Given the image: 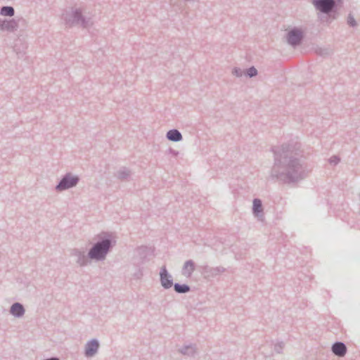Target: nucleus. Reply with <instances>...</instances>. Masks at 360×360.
<instances>
[{"instance_id": "1", "label": "nucleus", "mask_w": 360, "mask_h": 360, "mask_svg": "<svg viewBox=\"0 0 360 360\" xmlns=\"http://www.w3.org/2000/svg\"><path fill=\"white\" fill-rule=\"evenodd\" d=\"M274 165L271 176L285 184L297 183L305 179L309 172L302 144L290 139L280 146H272Z\"/></svg>"}, {"instance_id": "2", "label": "nucleus", "mask_w": 360, "mask_h": 360, "mask_svg": "<svg viewBox=\"0 0 360 360\" xmlns=\"http://www.w3.org/2000/svg\"><path fill=\"white\" fill-rule=\"evenodd\" d=\"M115 245L116 240L112 233L102 232L98 235V240L89 249L88 256L91 260L103 261Z\"/></svg>"}, {"instance_id": "3", "label": "nucleus", "mask_w": 360, "mask_h": 360, "mask_svg": "<svg viewBox=\"0 0 360 360\" xmlns=\"http://www.w3.org/2000/svg\"><path fill=\"white\" fill-rule=\"evenodd\" d=\"M343 3V0H312V4L315 8L321 13L327 15L326 19H321L323 22L330 24L335 20L338 15V10Z\"/></svg>"}, {"instance_id": "4", "label": "nucleus", "mask_w": 360, "mask_h": 360, "mask_svg": "<svg viewBox=\"0 0 360 360\" xmlns=\"http://www.w3.org/2000/svg\"><path fill=\"white\" fill-rule=\"evenodd\" d=\"M63 19L67 27L80 26L87 28L90 25L91 19L85 17L80 8H72L70 11L63 14Z\"/></svg>"}, {"instance_id": "5", "label": "nucleus", "mask_w": 360, "mask_h": 360, "mask_svg": "<svg viewBox=\"0 0 360 360\" xmlns=\"http://www.w3.org/2000/svg\"><path fill=\"white\" fill-rule=\"evenodd\" d=\"M79 181V177L72 175L71 173H66L62 176L55 188L57 191H63L75 187Z\"/></svg>"}, {"instance_id": "6", "label": "nucleus", "mask_w": 360, "mask_h": 360, "mask_svg": "<svg viewBox=\"0 0 360 360\" xmlns=\"http://www.w3.org/2000/svg\"><path fill=\"white\" fill-rule=\"evenodd\" d=\"M304 38V34L301 30L294 27L288 31L286 35L287 42L292 47L300 45Z\"/></svg>"}, {"instance_id": "7", "label": "nucleus", "mask_w": 360, "mask_h": 360, "mask_svg": "<svg viewBox=\"0 0 360 360\" xmlns=\"http://www.w3.org/2000/svg\"><path fill=\"white\" fill-rule=\"evenodd\" d=\"M26 20L22 18L18 19H4V27L1 31H7L8 32H14L18 30L20 25H25Z\"/></svg>"}, {"instance_id": "8", "label": "nucleus", "mask_w": 360, "mask_h": 360, "mask_svg": "<svg viewBox=\"0 0 360 360\" xmlns=\"http://www.w3.org/2000/svg\"><path fill=\"white\" fill-rule=\"evenodd\" d=\"M71 256L77 258L76 262L79 266H86L89 264V257L88 254L86 255L84 249L74 248L71 250Z\"/></svg>"}, {"instance_id": "9", "label": "nucleus", "mask_w": 360, "mask_h": 360, "mask_svg": "<svg viewBox=\"0 0 360 360\" xmlns=\"http://www.w3.org/2000/svg\"><path fill=\"white\" fill-rule=\"evenodd\" d=\"M160 281L165 289H169L174 285L172 276L169 273L165 266H162L160 269Z\"/></svg>"}, {"instance_id": "10", "label": "nucleus", "mask_w": 360, "mask_h": 360, "mask_svg": "<svg viewBox=\"0 0 360 360\" xmlns=\"http://www.w3.org/2000/svg\"><path fill=\"white\" fill-rule=\"evenodd\" d=\"M99 346V341L97 339L90 340L85 345L84 356L86 357H93L98 352Z\"/></svg>"}, {"instance_id": "11", "label": "nucleus", "mask_w": 360, "mask_h": 360, "mask_svg": "<svg viewBox=\"0 0 360 360\" xmlns=\"http://www.w3.org/2000/svg\"><path fill=\"white\" fill-rule=\"evenodd\" d=\"M252 214L259 221L264 220L262 201L259 198H255L252 201Z\"/></svg>"}, {"instance_id": "12", "label": "nucleus", "mask_w": 360, "mask_h": 360, "mask_svg": "<svg viewBox=\"0 0 360 360\" xmlns=\"http://www.w3.org/2000/svg\"><path fill=\"white\" fill-rule=\"evenodd\" d=\"M331 351L335 355L343 357L347 353V347L344 342L337 341L333 344Z\"/></svg>"}, {"instance_id": "13", "label": "nucleus", "mask_w": 360, "mask_h": 360, "mask_svg": "<svg viewBox=\"0 0 360 360\" xmlns=\"http://www.w3.org/2000/svg\"><path fill=\"white\" fill-rule=\"evenodd\" d=\"M9 311L13 316L20 318L25 314V309L22 304L20 302H14L11 306Z\"/></svg>"}, {"instance_id": "14", "label": "nucleus", "mask_w": 360, "mask_h": 360, "mask_svg": "<svg viewBox=\"0 0 360 360\" xmlns=\"http://www.w3.org/2000/svg\"><path fill=\"white\" fill-rule=\"evenodd\" d=\"M195 262L191 259L187 260L184 264L181 270V274L186 276V278H190L193 272L195 271Z\"/></svg>"}, {"instance_id": "15", "label": "nucleus", "mask_w": 360, "mask_h": 360, "mask_svg": "<svg viewBox=\"0 0 360 360\" xmlns=\"http://www.w3.org/2000/svg\"><path fill=\"white\" fill-rule=\"evenodd\" d=\"M166 138L173 142H179L183 139L181 133L176 129L169 130L166 134Z\"/></svg>"}, {"instance_id": "16", "label": "nucleus", "mask_w": 360, "mask_h": 360, "mask_svg": "<svg viewBox=\"0 0 360 360\" xmlns=\"http://www.w3.org/2000/svg\"><path fill=\"white\" fill-rule=\"evenodd\" d=\"M173 287L174 291L179 294H185L191 291L190 285L186 283L181 284L175 283H174Z\"/></svg>"}, {"instance_id": "17", "label": "nucleus", "mask_w": 360, "mask_h": 360, "mask_svg": "<svg viewBox=\"0 0 360 360\" xmlns=\"http://www.w3.org/2000/svg\"><path fill=\"white\" fill-rule=\"evenodd\" d=\"M179 352L184 355L193 356L195 353V345L192 344L184 345L179 349Z\"/></svg>"}, {"instance_id": "18", "label": "nucleus", "mask_w": 360, "mask_h": 360, "mask_svg": "<svg viewBox=\"0 0 360 360\" xmlns=\"http://www.w3.org/2000/svg\"><path fill=\"white\" fill-rule=\"evenodd\" d=\"M0 15L11 18L15 15V9L11 6H4L0 8Z\"/></svg>"}, {"instance_id": "19", "label": "nucleus", "mask_w": 360, "mask_h": 360, "mask_svg": "<svg viewBox=\"0 0 360 360\" xmlns=\"http://www.w3.org/2000/svg\"><path fill=\"white\" fill-rule=\"evenodd\" d=\"M131 174V171L129 169L122 167L117 171V176L122 181H126L130 177Z\"/></svg>"}, {"instance_id": "20", "label": "nucleus", "mask_w": 360, "mask_h": 360, "mask_svg": "<svg viewBox=\"0 0 360 360\" xmlns=\"http://www.w3.org/2000/svg\"><path fill=\"white\" fill-rule=\"evenodd\" d=\"M210 277H215L226 271V269L223 266L212 267Z\"/></svg>"}, {"instance_id": "21", "label": "nucleus", "mask_w": 360, "mask_h": 360, "mask_svg": "<svg viewBox=\"0 0 360 360\" xmlns=\"http://www.w3.org/2000/svg\"><path fill=\"white\" fill-rule=\"evenodd\" d=\"M284 346L285 344L283 341H277L274 344V351L276 354H281L283 353Z\"/></svg>"}, {"instance_id": "22", "label": "nucleus", "mask_w": 360, "mask_h": 360, "mask_svg": "<svg viewBox=\"0 0 360 360\" xmlns=\"http://www.w3.org/2000/svg\"><path fill=\"white\" fill-rule=\"evenodd\" d=\"M257 70L254 66H252L245 70L244 75L247 77H249L250 78H252L257 75Z\"/></svg>"}, {"instance_id": "23", "label": "nucleus", "mask_w": 360, "mask_h": 360, "mask_svg": "<svg viewBox=\"0 0 360 360\" xmlns=\"http://www.w3.org/2000/svg\"><path fill=\"white\" fill-rule=\"evenodd\" d=\"M211 269L212 267L208 265H203L200 266L201 272L205 277H210Z\"/></svg>"}, {"instance_id": "24", "label": "nucleus", "mask_w": 360, "mask_h": 360, "mask_svg": "<svg viewBox=\"0 0 360 360\" xmlns=\"http://www.w3.org/2000/svg\"><path fill=\"white\" fill-rule=\"evenodd\" d=\"M347 22V24L352 27H354L356 25V21L351 13L348 15Z\"/></svg>"}, {"instance_id": "25", "label": "nucleus", "mask_w": 360, "mask_h": 360, "mask_svg": "<svg viewBox=\"0 0 360 360\" xmlns=\"http://www.w3.org/2000/svg\"><path fill=\"white\" fill-rule=\"evenodd\" d=\"M232 73L236 77H240L244 75L245 72H243V70L240 69V68L236 67L233 69Z\"/></svg>"}, {"instance_id": "26", "label": "nucleus", "mask_w": 360, "mask_h": 360, "mask_svg": "<svg viewBox=\"0 0 360 360\" xmlns=\"http://www.w3.org/2000/svg\"><path fill=\"white\" fill-rule=\"evenodd\" d=\"M329 162L332 165H338L340 161V159L338 156L337 155H333L332 156L330 159H329Z\"/></svg>"}, {"instance_id": "27", "label": "nucleus", "mask_w": 360, "mask_h": 360, "mask_svg": "<svg viewBox=\"0 0 360 360\" xmlns=\"http://www.w3.org/2000/svg\"><path fill=\"white\" fill-rule=\"evenodd\" d=\"M143 276V273L141 269H138V270L134 274V277L140 279Z\"/></svg>"}, {"instance_id": "28", "label": "nucleus", "mask_w": 360, "mask_h": 360, "mask_svg": "<svg viewBox=\"0 0 360 360\" xmlns=\"http://www.w3.org/2000/svg\"><path fill=\"white\" fill-rule=\"evenodd\" d=\"M168 152H169V153L172 154L174 156H177L179 155V151H177L172 148H169L168 149Z\"/></svg>"}, {"instance_id": "29", "label": "nucleus", "mask_w": 360, "mask_h": 360, "mask_svg": "<svg viewBox=\"0 0 360 360\" xmlns=\"http://www.w3.org/2000/svg\"><path fill=\"white\" fill-rule=\"evenodd\" d=\"M4 19L0 18V30H1L2 27H4Z\"/></svg>"}, {"instance_id": "30", "label": "nucleus", "mask_w": 360, "mask_h": 360, "mask_svg": "<svg viewBox=\"0 0 360 360\" xmlns=\"http://www.w3.org/2000/svg\"><path fill=\"white\" fill-rule=\"evenodd\" d=\"M45 360H59V359L58 357H51L46 359Z\"/></svg>"}, {"instance_id": "31", "label": "nucleus", "mask_w": 360, "mask_h": 360, "mask_svg": "<svg viewBox=\"0 0 360 360\" xmlns=\"http://www.w3.org/2000/svg\"><path fill=\"white\" fill-rule=\"evenodd\" d=\"M321 55H323V52L322 51H320V53H319Z\"/></svg>"}, {"instance_id": "32", "label": "nucleus", "mask_w": 360, "mask_h": 360, "mask_svg": "<svg viewBox=\"0 0 360 360\" xmlns=\"http://www.w3.org/2000/svg\"><path fill=\"white\" fill-rule=\"evenodd\" d=\"M142 249H146V247H143V248H141L140 250H142Z\"/></svg>"}]
</instances>
